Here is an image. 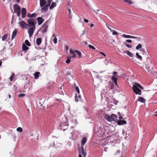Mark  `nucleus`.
Masks as SVG:
<instances>
[{"label": "nucleus", "instance_id": "obj_1", "mask_svg": "<svg viewBox=\"0 0 157 157\" xmlns=\"http://www.w3.org/2000/svg\"><path fill=\"white\" fill-rule=\"evenodd\" d=\"M52 0H40V5L41 7V12H46L48 11V7L51 10L56 6V4L55 2H52Z\"/></svg>", "mask_w": 157, "mask_h": 157}, {"label": "nucleus", "instance_id": "obj_2", "mask_svg": "<svg viewBox=\"0 0 157 157\" xmlns=\"http://www.w3.org/2000/svg\"><path fill=\"white\" fill-rule=\"evenodd\" d=\"M27 22L28 33L29 37H30L33 35L35 30L36 21L35 19L30 18L27 20Z\"/></svg>", "mask_w": 157, "mask_h": 157}, {"label": "nucleus", "instance_id": "obj_3", "mask_svg": "<svg viewBox=\"0 0 157 157\" xmlns=\"http://www.w3.org/2000/svg\"><path fill=\"white\" fill-rule=\"evenodd\" d=\"M140 89L143 90V87L139 84L136 83L132 86L133 90L136 94L140 95L142 91Z\"/></svg>", "mask_w": 157, "mask_h": 157}, {"label": "nucleus", "instance_id": "obj_4", "mask_svg": "<svg viewBox=\"0 0 157 157\" xmlns=\"http://www.w3.org/2000/svg\"><path fill=\"white\" fill-rule=\"evenodd\" d=\"M104 117L107 121L109 122L112 121L116 122L117 120L116 115L114 114H112L111 115L105 114H104Z\"/></svg>", "mask_w": 157, "mask_h": 157}, {"label": "nucleus", "instance_id": "obj_5", "mask_svg": "<svg viewBox=\"0 0 157 157\" xmlns=\"http://www.w3.org/2000/svg\"><path fill=\"white\" fill-rule=\"evenodd\" d=\"M78 157H86V153L84 151V149H79Z\"/></svg>", "mask_w": 157, "mask_h": 157}, {"label": "nucleus", "instance_id": "obj_6", "mask_svg": "<svg viewBox=\"0 0 157 157\" xmlns=\"http://www.w3.org/2000/svg\"><path fill=\"white\" fill-rule=\"evenodd\" d=\"M19 25L21 27L22 29H28V24L23 21L19 22Z\"/></svg>", "mask_w": 157, "mask_h": 157}, {"label": "nucleus", "instance_id": "obj_7", "mask_svg": "<svg viewBox=\"0 0 157 157\" xmlns=\"http://www.w3.org/2000/svg\"><path fill=\"white\" fill-rule=\"evenodd\" d=\"M136 49L137 50H139L140 51L143 52L144 54L146 53V52L145 49L142 48V45L141 44H139L136 46Z\"/></svg>", "mask_w": 157, "mask_h": 157}, {"label": "nucleus", "instance_id": "obj_8", "mask_svg": "<svg viewBox=\"0 0 157 157\" xmlns=\"http://www.w3.org/2000/svg\"><path fill=\"white\" fill-rule=\"evenodd\" d=\"M26 9L25 8H22L21 11L22 17V18H25L26 17Z\"/></svg>", "mask_w": 157, "mask_h": 157}, {"label": "nucleus", "instance_id": "obj_9", "mask_svg": "<svg viewBox=\"0 0 157 157\" xmlns=\"http://www.w3.org/2000/svg\"><path fill=\"white\" fill-rule=\"evenodd\" d=\"M87 141V138L86 137H84L82 138V142H81V149H84L83 148V146L85 144L86 142Z\"/></svg>", "mask_w": 157, "mask_h": 157}, {"label": "nucleus", "instance_id": "obj_10", "mask_svg": "<svg viewBox=\"0 0 157 157\" xmlns=\"http://www.w3.org/2000/svg\"><path fill=\"white\" fill-rule=\"evenodd\" d=\"M13 9L15 12H16L17 11L21 10L20 7L17 4L14 5Z\"/></svg>", "mask_w": 157, "mask_h": 157}, {"label": "nucleus", "instance_id": "obj_11", "mask_svg": "<svg viewBox=\"0 0 157 157\" xmlns=\"http://www.w3.org/2000/svg\"><path fill=\"white\" fill-rule=\"evenodd\" d=\"M38 25H41L44 21V19L41 17H39L37 18Z\"/></svg>", "mask_w": 157, "mask_h": 157}, {"label": "nucleus", "instance_id": "obj_12", "mask_svg": "<svg viewBox=\"0 0 157 157\" xmlns=\"http://www.w3.org/2000/svg\"><path fill=\"white\" fill-rule=\"evenodd\" d=\"M17 30L16 29H15L13 32L12 34V36L11 39L12 40H13L16 36Z\"/></svg>", "mask_w": 157, "mask_h": 157}, {"label": "nucleus", "instance_id": "obj_13", "mask_svg": "<svg viewBox=\"0 0 157 157\" xmlns=\"http://www.w3.org/2000/svg\"><path fill=\"white\" fill-rule=\"evenodd\" d=\"M116 122H117L118 124L119 125H123L124 124H126V121L124 120L119 121L117 120Z\"/></svg>", "mask_w": 157, "mask_h": 157}, {"label": "nucleus", "instance_id": "obj_14", "mask_svg": "<svg viewBox=\"0 0 157 157\" xmlns=\"http://www.w3.org/2000/svg\"><path fill=\"white\" fill-rule=\"evenodd\" d=\"M75 51H74L72 49L70 50V54H72V56H71V58H74L76 56V54H75Z\"/></svg>", "mask_w": 157, "mask_h": 157}, {"label": "nucleus", "instance_id": "obj_15", "mask_svg": "<svg viewBox=\"0 0 157 157\" xmlns=\"http://www.w3.org/2000/svg\"><path fill=\"white\" fill-rule=\"evenodd\" d=\"M81 98V96L79 94H75V101L76 102H78L79 100Z\"/></svg>", "mask_w": 157, "mask_h": 157}, {"label": "nucleus", "instance_id": "obj_16", "mask_svg": "<svg viewBox=\"0 0 157 157\" xmlns=\"http://www.w3.org/2000/svg\"><path fill=\"white\" fill-rule=\"evenodd\" d=\"M36 16V14L35 13H33L32 14H30L29 13H28L27 14V17L29 18H32L33 17H35Z\"/></svg>", "mask_w": 157, "mask_h": 157}, {"label": "nucleus", "instance_id": "obj_17", "mask_svg": "<svg viewBox=\"0 0 157 157\" xmlns=\"http://www.w3.org/2000/svg\"><path fill=\"white\" fill-rule=\"evenodd\" d=\"M124 53H126L129 56L132 57L133 56V54L132 53L130 52L129 51H124Z\"/></svg>", "mask_w": 157, "mask_h": 157}, {"label": "nucleus", "instance_id": "obj_18", "mask_svg": "<svg viewBox=\"0 0 157 157\" xmlns=\"http://www.w3.org/2000/svg\"><path fill=\"white\" fill-rule=\"evenodd\" d=\"M22 49L23 51H26L29 49V48L26 46L25 44L23 43L22 44Z\"/></svg>", "mask_w": 157, "mask_h": 157}, {"label": "nucleus", "instance_id": "obj_19", "mask_svg": "<svg viewBox=\"0 0 157 157\" xmlns=\"http://www.w3.org/2000/svg\"><path fill=\"white\" fill-rule=\"evenodd\" d=\"M40 74V73L39 72H35L34 74L35 78V79H37L38 78Z\"/></svg>", "mask_w": 157, "mask_h": 157}, {"label": "nucleus", "instance_id": "obj_20", "mask_svg": "<svg viewBox=\"0 0 157 157\" xmlns=\"http://www.w3.org/2000/svg\"><path fill=\"white\" fill-rule=\"evenodd\" d=\"M41 43V38H38L36 40V44L38 45H40Z\"/></svg>", "mask_w": 157, "mask_h": 157}, {"label": "nucleus", "instance_id": "obj_21", "mask_svg": "<svg viewBox=\"0 0 157 157\" xmlns=\"http://www.w3.org/2000/svg\"><path fill=\"white\" fill-rule=\"evenodd\" d=\"M138 101L142 103L144 102L145 101V100L144 98L142 97H140L138 99Z\"/></svg>", "mask_w": 157, "mask_h": 157}, {"label": "nucleus", "instance_id": "obj_22", "mask_svg": "<svg viewBox=\"0 0 157 157\" xmlns=\"http://www.w3.org/2000/svg\"><path fill=\"white\" fill-rule=\"evenodd\" d=\"M147 63H145V65L146 67H148L149 64L151 62V60L150 58L149 57H147Z\"/></svg>", "mask_w": 157, "mask_h": 157}, {"label": "nucleus", "instance_id": "obj_23", "mask_svg": "<svg viewBox=\"0 0 157 157\" xmlns=\"http://www.w3.org/2000/svg\"><path fill=\"white\" fill-rule=\"evenodd\" d=\"M67 124L66 123H64V122H61L60 124V126L61 127H64L65 126L67 127Z\"/></svg>", "mask_w": 157, "mask_h": 157}, {"label": "nucleus", "instance_id": "obj_24", "mask_svg": "<svg viewBox=\"0 0 157 157\" xmlns=\"http://www.w3.org/2000/svg\"><path fill=\"white\" fill-rule=\"evenodd\" d=\"M118 77V76H113L111 78V79L112 81H113L114 82L117 81V78Z\"/></svg>", "mask_w": 157, "mask_h": 157}, {"label": "nucleus", "instance_id": "obj_25", "mask_svg": "<svg viewBox=\"0 0 157 157\" xmlns=\"http://www.w3.org/2000/svg\"><path fill=\"white\" fill-rule=\"evenodd\" d=\"M47 28L48 27L47 26L43 27L42 28L43 29L42 30V32L43 33H44L46 32Z\"/></svg>", "mask_w": 157, "mask_h": 157}, {"label": "nucleus", "instance_id": "obj_26", "mask_svg": "<svg viewBox=\"0 0 157 157\" xmlns=\"http://www.w3.org/2000/svg\"><path fill=\"white\" fill-rule=\"evenodd\" d=\"M7 37L8 35L7 34H6L5 35H3L2 38V40L4 41L6 40L7 39Z\"/></svg>", "mask_w": 157, "mask_h": 157}, {"label": "nucleus", "instance_id": "obj_27", "mask_svg": "<svg viewBox=\"0 0 157 157\" xmlns=\"http://www.w3.org/2000/svg\"><path fill=\"white\" fill-rule=\"evenodd\" d=\"M136 57L139 59L140 60H141L142 59V57L141 56L139 55L138 53L137 52L136 53Z\"/></svg>", "mask_w": 157, "mask_h": 157}, {"label": "nucleus", "instance_id": "obj_28", "mask_svg": "<svg viewBox=\"0 0 157 157\" xmlns=\"http://www.w3.org/2000/svg\"><path fill=\"white\" fill-rule=\"evenodd\" d=\"M66 76L68 79H70L72 76L70 73H67L66 74Z\"/></svg>", "mask_w": 157, "mask_h": 157}, {"label": "nucleus", "instance_id": "obj_29", "mask_svg": "<svg viewBox=\"0 0 157 157\" xmlns=\"http://www.w3.org/2000/svg\"><path fill=\"white\" fill-rule=\"evenodd\" d=\"M71 58H71V57H70V56L68 57H67V60H66V63H70V62L71 59Z\"/></svg>", "mask_w": 157, "mask_h": 157}, {"label": "nucleus", "instance_id": "obj_30", "mask_svg": "<svg viewBox=\"0 0 157 157\" xmlns=\"http://www.w3.org/2000/svg\"><path fill=\"white\" fill-rule=\"evenodd\" d=\"M14 75H15L13 73H12V74L11 76H10V79L11 81H13V78L14 77Z\"/></svg>", "mask_w": 157, "mask_h": 157}, {"label": "nucleus", "instance_id": "obj_31", "mask_svg": "<svg viewBox=\"0 0 157 157\" xmlns=\"http://www.w3.org/2000/svg\"><path fill=\"white\" fill-rule=\"evenodd\" d=\"M122 36L124 38H130V36L126 35L124 34H123L122 35Z\"/></svg>", "mask_w": 157, "mask_h": 157}, {"label": "nucleus", "instance_id": "obj_32", "mask_svg": "<svg viewBox=\"0 0 157 157\" xmlns=\"http://www.w3.org/2000/svg\"><path fill=\"white\" fill-rule=\"evenodd\" d=\"M75 52L77 53L79 57H81L82 54L81 52H80V51H78L77 50H75Z\"/></svg>", "mask_w": 157, "mask_h": 157}, {"label": "nucleus", "instance_id": "obj_33", "mask_svg": "<svg viewBox=\"0 0 157 157\" xmlns=\"http://www.w3.org/2000/svg\"><path fill=\"white\" fill-rule=\"evenodd\" d=\"M25 43L26 45L28 46H29L30 45V44L29 41L28 40H26L25 41Z\"/></svg>", "mask_w": 157, "mask_h": 157}, {"label": "nucleus", "instance_id": "obj_34", "mask_svg": "<svg viewBox=\"0 0 157 157\" xmlns=\"http://www.w3.org/2000/svg\"><path fill=\"white\" fill-rule=\"evenodd\" d=\"M17 131L20 132H22V129L21 127H19L17 128Z\"/></svg>", "mask_w": 157, "mask_h": 157}, {"label": "nucleus", "instance_id": "obj_35", "mask_svg": "<svg viewBox=\"0 0 157 157\" xmlns=\"http://www.w3.org/2000/svg\"><path fill=\"white\" fill-rule=\"evenodd\" d=\"M124 44H125V45H126V46L128 48H130L132 47L131 45L130 44H127L125 42L124 43Z\"/></svg>", "mask_w": 157, "mask_h": 157}, {"label": "nucleus", "instance_id": "obj_36", "mask_svg": "<svg viewBox=\"0 0 157 157\" xmlns=\"http://www.w3.org/2000/svg\"><path fill=\"white\" fill-rule=\"evenodd\" d=\"M124 1L125 2L128 3L129 4H132V2L130 0H124Z\"/></svg>", "mask_w": 157, "mask_h": 157}, {"label": "nucleus", "instance_id": "obj_37", "mask_svg": "<svg viewBox=\"0 0 157 157\" xmlns=\"http://www.w3.org/2000/svg\"><path fill=\"white\" fill-rule=\"evenodd\" d=\"M75 89L76 91H77L78 94H79L80 91L79 90V87L78 86H76L75 87Z\"/></svg>", "mask_w": 157, "mask_h": 157}, {"label": "nucleus", "instance_id": "obj_38", "mask_svg": "<svg viewBox=\"0 0 157 157\" xmlns=\"http://www.w3.org/2000/svg\"><path fill=\"white\" fill-rule=\"evenodd\" d=\"M68 12H69V17L70 18H71V17H72V16L71 15V9H68Z\"/></svg>", "mask_w": 157, "mask_h": 157}, {"label": "nucleus", "instance_id": "obj_39", "mask_svg": "<svg viewBox=\"0 0 157 157\" xmlns=\"http://www.w3.org/2000/svg\"><path fill=\"white\" fill-rule=\"evenodd\" d=\"M53 42L54 43L56 44L57 43V38L56 37H55L53 39Z\"/></svg>", "mask_w": 157, "mask_h": 157}, {"label": "nucleus", "instance_id": "obj_40", "mask_svg": "<svg viewBox=\"0 0 157 157\" xmlns=\"http://www.w3.org/2000/svg\"><path fill=\"white\" fill-rule=\"evenodd\" d=\"M88 47L94 50L95 49V48H94V47L90 44H89L88 45Z\"/></svg>", "mask_w": 157, "mask_h": 157}, {"label": "nucleus", "instance_id": "obj_41", "mask_svg": "<svg viewBox=\"0 0 157 157\" xmlns=\"http://www.w3.org/2000/svg\"><path fill=\"white\" fill-rule=\"evenodd\" d=\"M112 33L113 34V35H118L117 32L114 30H113Z\"/></svg>", "mask_w": 157, "mask_h": 157}, {"label": "nucleus", "instance_id": "obj_42", "mask_svg": "<svg viewBox=\"0 0 157 157\" xmlns=\"http://www.w3.org/2000/svg\"><path fill=\"white\" fill-rule=\"evenodd\" d=\"M25 96V94H20L19 95L18 97H22Z\"/></svg>", "mask_w": 157, "mask_h": 157}, {"label": "nucleus", "instance_id": "obj_43", "mask_svg": "<svg viewBox=\"0 0 157 157\" xmlns=\"http://www.w3.org/2000/svg\"><path fill=\"white\" fill-rule=\"evenodd\" d=\"M109 62V60H107L106 59L104 62V63L106 65H107Z\"/></svg>", "mask_w": 157, "mask_h": 157}, {"label": "nucleus", "instance_id": "obj_44", "mask_svg": "<svg viewBox=\"0 0 157 157\" xmlns=\"http://www.w3.org/2000/svg\"><path fill=\"white\" fill-rule=\"evenodd\" d=\"M16 13H17V16L19 17L20 16V10L17 11Z\"/></svg>", "mask_w": 157, "mask_h": 157}, {"label": "nucleus", "instance_id": "obj_45", "mask_svg": "<svg viewBox=\"0 0 157 157\" xmlns=\"http://www.w3.org/2000/svg\"><path fill=\"white\" fill-rule=\"evenodd\" d=\"M85 33V29L83 31L82 33L81 34V36L84 35Z\"/></svg>", "mask_w": 157, "mask_h": 157}, {"label": "nucleus", "instance_id": "obj_46", "mask_svg": "<svg viewBox=\"0 0 157 157\" xmlns=\"http://www.w3.org/2000/svg\"><path fill=\"white\" fill-rule=\"evenodd\" d=\"M126 42L128 43H131L132 42V40H126Z\"/></svg>", "mask_w": 157, "mask_h": 157}, {"label": "nucleus", "instance_id": "obj_47", "mask_svg": "<svg viewBox=\"0 0 157 157\" xmlns=\"http://www.w3.org/2000/svg\"><path fill=\"white\" fill-rule=\"evenodd\" d=\"M117 72H114L113 73V76H117V75H116V74H117Z\"/></svg>", "mask_w": 157, "mask_h": 157}, {"label": "nucleus", "instance_id": "obj_48", "mask_svg": "<svg viewBox=\"0 0 157 157\" xmlns=\"http://www.w3.org/2000/svg\"><path fill=\"white\" fill-rule=\"evenodd\" d=\"M137 38V37H135V36H130V38L136 39V38Z\"/></svg>", "mask_w": 157, "mask_h": 157}, {"label": "nucleus", "instance_id": "obj_49", "mask_svg": "<svg viewBox=\"0 0 157 157\" xmlns=\"http://www.w3.org/2000/svg\"><path fill=\"white\" fill-rule=\"evenodd\" d=\"M100 53L102 55L104 56L105 57L106 55L105 54H104V53L101 52H100Z\"/></svg>", "mask_w": 157, "mask_h": 157}, {"label": "nucleus", "instance_id": "obj_50", "mask_svg": "<svg viewBox=\"0 0 157 157\" xmlns=\"http://www.w3.org/2000/svg\"><path fill=\"white\" fill-rule=\"evenodd\" d=\"M59 90H60V91H61V94H62L63 95H64V93L63 92V91H62V88H61V87H60V89H59Z\"/></svg>", "mask_w": 157, "mask_h": 157}, {"label": "nucleus", "instance_id": "obj_51", "mask_svg": "<svg viewBox=\"0 0 157 157\" xmlns=\"http://www.w3.org/2000/svg\"><path fill=\"white\" fill-rule=\"evenodd\" d=\"M84 21L86 23H87L88 22V20L86 19H84Z\"/></svg>", "mask_w": 157, "mask_h": 157}, {"label": "nucleus", "instance_id": "obj_52", "mask_svg": "<svg viewBox=\"0 0 157 157\" xmlns=\"http://www.w3.org/2000/svg\"><path fill=\"white\" fill-rule=\"evenodd\" d=\"M106 26H107V28H108V29L109 30H110V31H111V29L110 28H109V27L108 26L107 24H106Z\"/></svg>", "mask_w": 157, "mask_h": 157}, {"label": "nucleus", "instance_id": "obj_53", "mask_svg": "<svg viewBox=\"0 0 157 157\" xmlns=\"http://www.w3.org/2000/svg\"><path fill=\"white\" fill-rule=\"evenodd\" d=\"M104 150L106 152L107 151V148H104Z\"/></svg>", "mask_w": 157, "mask_h": 157}, {"label": "nucleus", "instance_id": "obj_54", "mask_svg": "<svg viewBox=\"0 0 157 157\" xmlns=\"http://www.w3.org/2000/svg\"><path fill=\"white\" fill-rule=\"evenodd\" d=\"M94 26V25L93 24H91L90 25V27H92Z\"/></svg>", "mask_w": 157, "mask_h": 157}, {"label": "nucleus", "instance_id": "obj_55", "mask_svg": "<svg viewBox=\"0 0 157 157\" xmlns=\"http://www.w3.org/2000/svg\"><path fill=\"white\" fill-rule=\"evenodd\" d=\"M94 11V12H95V13L97 14H98V12H97L95 10H93Z\"/></svg>", "mask_w": 157, "mask_h": 157}, {"label": "nucleus", "instance_id": "obj_56", "mask_svg": "<svg viewBox=\"0 0 157 157\" xmlns=\"http://www.w3.org/2000/svg\"><path fill=\"white\" fill-rule=\"evenodd\" d=\"M119 119L120 120L123 118V117L121 116H120L119 117Z\"/></svg>", "mask_w": 157, "mask_h": 157}, {"label": "nucleus", "instance_id": "obj_57", "mask_svg": "<svg viewBox=\"0 0 157 157\" xmlns=\"http://www.w3.org/2000/svg\"><path fill=\"white\" fill-rule=\"evenodd\" d=\"M83 42L85 44H87V43L86 41H84Z\"/></svg>", "mask_w": 157, "mask_h": 157}, {"label": "nucleus", "instance_id": "obj_58", "mask_svg": "<svg viewBox=\"0 0 157 157\" xmlns=\"http://www.w3.org/2000/svg\"><path fill=\"white\" fill-rule=\"evenodd\" d=\"M114 82V83H115V85H116L117 86V81Z\"/></svg>", "mask_w": 157, "mask_h": 157}, {"label": "nucleus", "instance_id": "obj_59", "mask_svg": "<svg viewBox=\"0 0 157 157\" xmlns=\"http://www.w3.org/2000/svg\"><path fill=\"white\" fill-rule=\"evenodd\" d=\"M20 0H16V2H17V3H19V2H20Z\"/></svg>", "mask_w": 157, "mask_h": 157}, {"label": "nucleus", "instance_id": "obj_60", "mask_svg": "<svg viewBox=\"0 0 157 157\" xmlns=\"http://www.w3.org/2000/svg\"><path fill=\"white\" fill-rule=\"evenodd\" d=\"M11 95H10V94H9V98H11Z\"/></svg>", "mask_w": 157, "mask_h": 157}, {"label": "nucleus", "instance_id": "obj_61", "mask_svg": "<svg viewBox=\"0 0 157 157\" xmlns=\"http://www.w3.org/2000/svg\"><path fill=\"white\" fill-rule=\"evenodd\" d=\"M155 113H156L155 115V116L156 117H157V112H155Z\"/></svg>", "mask_w": 157, "mask_h": 157}, {"label": "nucleus", "instance_id": "obj_62", "mask_svg": "<svg viewBox=\"0 0 157 157\" xmlns=\"http://www.w3.org/2000/svg\"><path fill=\"white\" fill-rule=\"evenodd\" d=\"M2 62L1 61H0V66H1L2 65Z\"/></svg>", "mask_w": 157, "mask_h": 157}, {"label": "nucleus", "instance_id": "obj_63", "mask_svg": "<svg viewBox=\"0 0 157 157\" xmlns=\"http://www.w3.org/2000/svg\"><path fill=\"white\" fill-rule=\"evenodd\" d=\"M56 100L57 101H60V100H59V99H56Z\"/></svg>", "mask_w": 157, "mask_h": 157}, {"label": "nucleus", "instance_id": "obj_64", "mask_svg": "<svg viewBox=\"0 0 157 157\" xmlns=\"http://www.w3.org/2000/svg\"><path fill=\"white\" fill-rule=\"evenodd\" d=\"M81 19H82L81 18L79 20V21L80 22H82V21H81Z\"/></svg>", "mask_w": 157, "mask_h": 157}]
</instances>
